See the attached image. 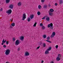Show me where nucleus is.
Segmentation results:
<instances>
[{
	"label": "nucleus",
	"instance_id": "1",
	"mask_svg": "<svg viewBox=\"0 0 63 63\" xmlns=\"http://www.w3.org/2000/svg\"><path fill=\"white\" fill-rule=\"evenodd\" d=\"M5 53L6 55H9V54H10V53L11 52V50L10 49H7L6 50H5Z\"/></svg>",
	"mask_w": 63,
	"mask_h": 63
},
{
	"label": "nucleus",
	"instance_id": "2",
	"mask_svg": "<svg viewBox=\"0 0 63 63\" xmlns=\"http://www.w3.org/2000/svg\"><path fill=\"white\" fill-rule=\"evenodd\" d=\"M48 27L49 28L50 27V28L51 29H53V24L52 23H51L50 24H49L48 25Z\"/></svg>",
	"mask_w": 63,
	"mask_h": 63
},
{
	"label": "nucleus",
	"instance_id": "3",
	"mask_svg": "<svg viewBox=\"0 0 63 63\" xmlns=\"http://www.w3.org/2000/svg\"><path fill=\"white\" fill-rule=\"evenodd\" d=\"M15 44L16 46H17L19 44V40H17L15 42Z\"/></svg>",
	"mask_w": 63,
	"mask_h": 63
},
{
	"label": "nucleus",
	"instance_id": "4",
	"mask_svg": "<svg viewBox=\"0 0 63 63\" xmlns=\"http://www.w3.org/2000/svg\"><path fill=\"white\" fill-rule=\"evenodd\" d=\"M26 15L24 13L23 14L22 18L23 19H22V20H24V19L26 18Z\"/></svg>",
	"mask_w": 63,
	"mask_h": 63
},
{
	"label": "nucleus",
	"instance_id": "5",
	"mask_svg": "<svg viewBox=\"0 0 63 63\" xmlns=\"http://www.w3.org/2000/svg\"><path fill=\"white\" fill-rule=\"evenodd\" d=\"M12 10L10 9L8 10V11H6V13L7 14H10L12 13Z\"/></svg>",
	"mask_w": 63,
	"mask_h": 63
},
{
	"label": "nucleus",
	"instance_id": "6",
	"mask_svg": "<svg viewBox=\"0 0 63 63\" xmlns=\"http://www.w3.org/2000/svg\"><path fill=\"white\" fill-rule=\"evenodd\" d=\"M47 40H46V41L47 42H48V43H51V42L48 41V40H50V37L49 36H48L47 38Z\"/></svg>",
	"mask_w": 63,
	"mask_h": 63
},
{
	"label": "nucleus",
	"instance_id": "7",
	"mask_svg": "<svg viewBox=\"0 0 63 63\" xmlns=\"http://www.w3.org/2000/svg\"><path fill=\"white\" fill-rule=\"evenodd\" d=\"M25 56H29V53L28 52H26L25 53Z\"/></svg>",
	"mask_w": 63,
	"mask_h": 63
},
{
	"label": "nucleus",
	"instance_id": "8",
	"mask_svg": "<svg viewBox=\"0 0 63 63\" xmlns=\"http://www.w3.org/2000/svg\"><path fill=\"white\" fill-rule=\"evenodd\" d=\"M14 7V6L12 4H11L10 5V6H9V8L10 9H13V7Z\"/></svg>",
	"mask_w": 63,
	"mask_h": 63
},
{
	"label": "nucleus",
	"instance_id": "9",
	"mask_svg": "<svg viewBox=\"0 0 63 63\" xmlns=\"http://www.w3.org/2000/svg\"><path fill=\"white\" fill-rule=\"evenodd\" d=\"M34 15H31L30 17L31 18V19H32L33 18V17H34Z\"/></svg>",
	"mask_w": 63,
	"mask_h": 63
},
{
	"label": "nucleus",
	"instance_id": "10",
	"mask_svg": "<svg viewBox=\"0 0 63 63\" xmlns=\"http://www.w3.org/2000/svg\"><path fill=\"white\" fill-rule=\"evenodd\" d=\"M49 53V52H48V51L47 50L45 52V53L46 54H48Z\"/></svg>",
	"mask_w": 63,
	"mask_h": 63
},
{
	"label": "nucleus",
	"instance_id": "11",
	"mask_svg": "<svg viewBox=\"0 0 63 63\" xmlns=\"http://www.w3.org/2000/svg\"><path fill=\"white\" fill-rule=\"evenodd\" d=\"M49 14L50 16H53V13H51L50 12V11L49 12Z\"/></svg>",
	"mask_w": 63,
	"mask_h": 63
},
{
	"label": "nucleus",
	"instance_id": "12",
	"mask_svg": "<svg viewBox=\"0 0 63 63\" xmlns=\"http://www.w3.org/2000/svg\"><path fill=\"white\" fill-rule=\"evenodd\" d=\"M20 39L21 41H23V39H24V36H21L20 38Z\"/></svg>",
	"mask_w": 63,
	"mask_h": 63
},
{
	"label": "nucleus",
	"instance_id": "13",
	"mask_svg": "<svg viewBox=\"0 0 63 63\" xmlns=\"http://www.w3.org/2000/svg\"><path fill=\"white\" fill-rule=\"evenodd\" d=\"M11 25L13 26V27H14L15 26V23H13L11 24Z\"/></svg>",
	"mask_w": 63,
	"mask_h": 63
},
{
	"label": "nucleus",
	"instance_id": "14",
	"mask_svg": "<svg viewBox=\"0 0 63 63\" xmlns=\"http://www.w3.org/2000/svg\"><path fill=\"white\" fill-rule=\"evenodd\" d=\"M46 20H47V21H49V17H46Z\"/></svg>",
	"mask_w": 63,
	"mask_h": 63
},
{
	"label": "nucleus",
	"instance_id": "15",
	"mask_svg": "<svg viewBox=\"0 0 63 63\" xmlns=\"http://www.w3.org/2000/svg\"><path fill=\"white\" fill-rule=\"evenodd\" d=\"M60 60V58L57 57L56 59V60L57 61H59Z\"/></svg>",
	"mask_w": 63,
	"mask_h": 63
},
{
	"label": "nucleus",
	"instance_id": "16",
	"mask_svg": "<svg viewBox=\"0 0 63 63\" xmlns=\"http://www.w3.org/2000/svg\"><path fill=\"white\" fill-rule=\"evenodd\" d=\"M10 1V0H6V3H8Z\"/></svg>",
	"mask_w": 63,
	"mask_h": 63
},
{
	"label": "nucleus",
	"instance_id": "17",
	"mask_svg": "<svg viewBox=\"0 0 63 63\" xmlns=\"http://www.w3.org/2000/svg\"><path fill=\"white\" fill-rule=\"evenodd\" d=\"M43 47H46V44L45 43H43Z\"/></svg>",
	"mask_w": 63,
	"mask_h": 63
},
{
	"label": "nucleus",
	"instance_id": "18",
	"mask_svg": "<svg viewBox=\"0 0 63 63\" xmlns=\"http://www.w3.org/2000/svg\"><path fill=\"white\" fill-rule=\"evenodd\" d=\"M21 2H19L18 3V6H21Z\"/></svg>",
	"mask_w": 63,
	"mask_h": 63
},
{
	"label": "nucleus",
	"instance_id": "19",
	"mask_svg": "<svg viewBox=\"0 0 63 63\" xmlns=\"http://www.w3.org/2000/svg\"><path fill=\"white\" fill-rule=\"evenodd\" d=\"M50 12H54V10L53 9H51L50 10Z\"/></svg>",
	"mask_w": 63,
	"mask_h": 63
},
{
	"label": "nucleus",
	"instance_id": "20",
	"mask_svg": "<svg viewBox=\"0 0 63 63\" xmlns=\"http://www.w3.org/2000/svg\"><path fill=\"white\" fill-rule=\"evenodd\" d=\"M47 5H45V6H43V8L44 9H46L47 8Z\"/></svg>",
	"mask_w": 63,
	"mask_h": 63
},
{
	"label": "nucleus",
	"instance_id": "21",
	"mask_svg": "<svg viewBox=\"0 0 63 63\" xmlns=\"http://www.w3.org/2000/svg\"><path fill=\"white\" fill-rule=\"evenodd\" d=\"M6 42V40L4 41V39H3L2 42V43H5Z\"/></svg>",
	"mask_w": 63,
	"mask_h": 63
},
{
	"label": "nucleus",
	"instance_id": "22",
	"mask_svg": "<svg viewBox=\"0 0 63 63\" xmlns=\"http://www.w3.org/2000/svg\"><path fill=\"white\" fill-rule=\"evenodd\" d=\"M61 57V54H59L58 55V57L60 58Z\"/></svg>",
	"mask_w": 63,
	"mask_h": 63
},
{
	"label": "nucleus",
	"instance_id": "23",
	"mask_svg": "<svg viewBox=\"0 0 63 63\" xmlns=\"http://www.w3.org/2000/svg\"><path fill=\"white\" fill-rule=\"evenodd\" d=\"M37 15L38 16H40L41 15V13L40 12H37Z\"/></svg>",
	"mask_w": 63,
	"mask_h": 63
},
{
	"label": "nucleus",
	"instance_id": "24",
	"mask_svg": "<svg viewBox=\"0 0 63 63\" xmlns=\"http://www.w3.org/2000/svg\"><path fill=\"white\" fill-rule=\"evenodd\" d=\"M38 8L39 9H41V6L40 5H39L38 6Z\"/></svg>",
	"mask_w": 63,
	"mask_h": 63
},
{
	"label": "nucleus",
	"instance_id": "25",
	"mask_svg": "<svg viewBox=\"0 0 63 63\" xmlns=\"http://www.w3.org/2000/svg\"><path fill=\"white\" fill-rule=\"evenodd\" d=\"M27 20L28 22H29L30 20H31V19H30L29 17L28 18Z\"/></svg>",
	"mask_w": 63,
	"mask_h": 63
},
{
	"label": "nucleus",
	"instance_id": "26",
	"mask_svg": "<svg viewBox=\"0 0 63 63\" xmlns=\"http://www.w3.org/2000/svg\"><path fill=\"white\" fill-rule=\"evenodd\" d=\"M36 24H37V22H36L33 25V26L36 27Z\"/></svg>",
	"mask_w": 63,
	"mask_h": 63
},
{
	"label": "nucleus",
	"instance_id": "27",
	"mask_svg": "<svg viewBox=\"0 0 63 63\" xmlns=\"http://www.w3.org/2000/svg\"><path fill=\"white\" fill-rule=\"evenodd\" d=\"M45 29V26H43L42 27V30H44Z\"/></svg>",
	"mask_w": 63,
	"mask_h": 63
},
{
	"label": "nucleus",
	"instance_id": "28",
	"mask_svg": "<svg viewBox=\"0 0 63 63\" xmlns=\"http://www.w3.org/2000/svg\"><path fill=\"white\" fill-rule=\"evenodd\" d=\"M51 47H49V49H47V50H51Z\"/></svg>",
	"mask_w": 63,
	"mask_h": 63
},
{
	"label": "nucleus",
	"instance_id": "29",
	"mask_svg": "<svg viewBox=\"0 0 63 63\" xmlns=\"http://www.w3.org/2000/svg\"><path fill=\"white\" fill-rule=\"evenodd\" d=\"M41 1L42 3H44L45 1V0H41Z\"/></svg>",
	"mask_w": 63,
	"mask_h": 63
},
{
	"label": "nucleus",
	"instance_id": "30",
	"mask_svg": "<svg viewBox=\"0 0 63 63\" xmlns=\"http://www.w3.org/2000/svg\"><path fill=\"white\" fill-rule=\"evenodd\" d=\"M43 37L44 38H46V37H47V36H46V35H43Z\"/></svg>",
	"mask_w": 63,
	"mask_h": 63
},
{
	"label": "nucleus",
	"instance_id": "31",
	"mask_svg": "<svg viewBox=\"0 0 63 63\" xmlns=\"http://www.w3.org/2000/svg\"><path fill=\"white\" fill-rule=\"evenodd\" d=\"M54 36V35H53L52 34L51 36V38H53Z\"/></svg>",
	"mask_w": 63,
	"mask_h": 63
},
{
	"label": "nucleus",
	"instance_id": "32",
	"mask_svg": "<svg viewBox=\"0 0 63 63\" xmlns=\"http://www.w3.org/2000/svg\"><path fill=\"white\" fill-rule=\"evenodd\" d=\"M52 34L54 35V36L55 35V32H53Z\"/></svg>",
	"mask_w": 63,
	"mask_h": 63
},
{
	"label": "nucleus",
	"instance_id": "33",
	"mask_svg": "<svg viewBox=\"0 0 63 63\" xmlns=\"http://www.w3.org/2000/svg\"><path fill=\"white\" fill-rule=\"evenodd\" d=\"M62 3V0H60V4H61Z\"/></svg>",
	"mask_w": 63,
	"mask_h": 63
},
{
	"label": "nucleus",
	"instance_id": "34",
	"mask_svg": "<svg viewBox=\"0 0 63 63\" xmlns=\"http://www.w3.org/2000/svg\"><path fill=\"white\" fill-rule=\"evenodd\" d=\"M40 26H43V25L42 23H40Z\"/></svg>",
	"mask_w": 63,
	"mask_h": 63
},
{
	"label": "nucleus",
	"instance_id": "35",
	"mask_svg": "<svg viewBox=\"0 0 63 63\" xmlns=\"http://www.w3.org/2000/svg\"><path fill=\"white\" fill-rule=\"evenodd\" d=\"M45 18H46L45 16H44L43 18H42V19H45Z\"/></svg>",
	"mask_w": 63,
	"mask_h": 63
},
{
	"label": "nucleus",
	"instance_id": "36",
	"mask_svg": "<svg viewBox=\"0 0 63 63\" xmlns=\"http://www.w3.org/2000/svg\"><path fill=\"white\" fill-rule=\"evenodd\" d=\"M58 47V45H57L56 46V48H57Z\"/></svg>",
	"mask_w": 63,
	"mask_h": 63
},
{
	"label": "nucleus",
	"instance_id": "37",
	"mask_svg": "<svg viewBox=\"0 0 63 63\" xmlns=\"http://www.w3.org/2000/svg\"><path fill=\"white\" fill-rule=\"evenodd\" d=\"M3 47L4 48H6V45H4L3 46Z\"/></svg>",
	"mask_w": 63,
	"mask_h": 63
},
{
	"label": "nucleus",
	"instance_id": "38",
	"mask_svg": "<svg viewBox=\"0 0 63 63\" xmlns=\"http://www.w3.org/2000/svg\"><path fill=\"white\" fill-rule=\"evenodd\" d=\"M3 11V8H1L0 10V11Z\"/></svg>",
	"mask_w": 63,
	"mask_h": 63
},
{
	"label": "nucleus",
	"instance_id": "39",
	"mask_svg": "<svg viewBox=\"0 0 63 63\" xmlns=\"http://www.w3.org/2000/svg\"><path fill=\"white\" fill-rule=\"evenodd\" d=\"M13 41H15V40H16V39H15V38L14 37V38H13Z\"/></svg>",
	"mask_w": 63,
	"mask_h": 63
},
{
	"label": "nucleus",
	"instance_id": "40",
	"mask_svg": "<svg viewBox=\"0 0 63 63\" xmlns=\"http://www.w3.org/2000/svg\"><path fill=\"white\" fill-rule=\"evenodd\" d=\"M58 4H57V3H55V6H57Z\"/></svg>",
	"mask_w": 63,
	"mask_h": 63
},
{
	"label": "nucleus",
	"instance_id": "41",
	"mask_svg": "<svg viewBox=\"0 0 63 63\" xmlns=\"http://www.w3.org/2000/svg\"><path fill=\"white\" fill-rule=\"evenodd\" d=\"M6 44L7 45H8V44H9V42L7 41L6 42Z\"/></svg>",
	"mask_w": 63,
	"mask_h": 63
},
{
	"label": "nucleus",
	"instance_id": "42",
	"mask_svg": "<svg viewBox=\"0 0 63 63\" xmlns=\"http://www.w3.org/2000/svg\"><path fill=\"white\" fill-rule=\"evenodd\" d=\"M20 48L19 47L18 49V51H19V50H20Z\"/></svg>",
	"mask_w": 63,
	"mask_h": 63
},
{
	"label": "nucleus",
	"instance_id": "43",
	"mask_svg": "<svg viewBox=\"0 0 63 63\" xmlns=\"http://www.w3.org/2000/svg\"><path fill=\"white\" fill-rule=\"evenodd\" d=\"M10 28H13V26L12 25H10Z\"/></svg>",
	"mask_w": 63,
	"mask_h": 63
},
{
	"label": "nucleus",
	"instance_id": "44",
	"mask_svg": "<svg viewBox=\"0 0 63 63\" xmlns=\"http://www.w3.org/2000/svg\"><path fill=\"white\" fill-rule=\"evenodd\" d=\"M40 46H39V47H38L37 48V49H39V48H40Z\"/></svg>",
	"mask_w": 63,
	"mask_h": 63
},
{
	"label": "nucleus",
	"instance_id": "45",
	"mask_svg": "<svg viewBox=\"0 0 63 63\" xmlns=\"http://www.w3.org/2000/svg\"><path fill=\"white\" fill-rule=\"evenodd\" d=\"M44 63V61L43 60L42 61V62H41V63Z\"/></svg>",
	"mask_w": 63,
	"mask_h": 63
},
{
	"label": "nucleus",
	"instance_id": "46",
	"mask_svg": "<svg viewBox=\"0 0 63 63\" xmlns=\"http://www.w3.org/2000/svg\"><path fill=\"white\" fill-rule=\"evenodd\" d=\"M48 6H49V7H50V4H49L48 5Z\"/></svg>",
	"mask_w": 63,
	"mask_h": 63
},
{
	"label": "nucleus",
	"instance_id": "47",
	"mask_svg": "<svg viewBox=\"0 0 63 63\" xmlns=\"http://www.w3.org/2000/svg\"><path fill=\"white\" fill-rule=\"evenodd\" d=\"M1 45H4V43H1Z\"/></svg>",
	"mask_w": 63,
	"mask_h": 63
},
{
	"label": "nucleus",
	"instance_id": "48",
	"mask_svg": "<svg viewBox=\"0 0 63 63\" xmlns=\"http://www.w3.org/2000/svg\"><path fill=\"white\" fill-rule=\"evenodd\" d=\"M6 63H9V62H6Z\"/></svg>",
	"mask_w": 63,
	"mask_h": 63
},
{
	"label": "nucleus",
	"instance_id": "49",
	"mask_svg": "<svg viewBox=\"0 0 63 63\" xmlns=\"http://www.w3.org/2000/svg\"><path fill=\"white\" fill-rule=\"evenodd\" d=\"M11 21L12 22L13 21V20H11Z\"/></svg>",
	"mask_w": 63,
	"mask_h": 63
},
{
	"label": "nucleus",
	"instance_id": "50",
	"mask_svg": "<svg viewBox=\"0 0 63 63\" xmlns=\"http://www.w3.org/2000/svg\"><path fill=\"white\" fill-rule=\"evenodd\" d=\"M12 20V19H10V20Z\"/></svg>",
	"mask_w": 63,
	"mask_h": 63
},
{
	"label": "nucleus",
	"instance_id": "51",
	"mask_svg": "<svg viewBox=\"0 0 63 63\" xmlns=\"http://www.w3.org/2000/svg\"><path fill=\"white\" fill-rule=\"evenodd\" d=\"M6 42H8V41L7 40V41H6Z\"/></svg>",
	"mask_w": 63,
	"mask_h": 63
},
{
	"label": "nucleus",
	"instance_id": "52",
	"mask_svg": "<svg viewBox=\"0 0 63 63\" xmlns=\"http://www.w3.org/2000/svg\"><path fill=\"white\" fill-rule=\"evenodd\" d=\"M0 3H1L0 2Z\"/></svg>",
	"mask_w": 63,
	"mask_h": 63
}]
</instances>
